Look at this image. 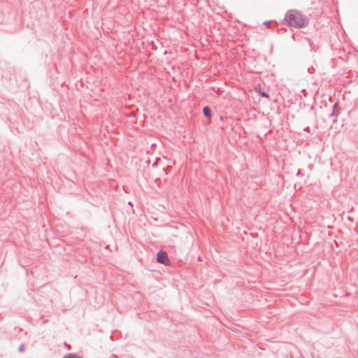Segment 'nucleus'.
Listing matches in <instances>:
<instances>
[{"label": "nucleus", "instance_id": "nucleus-1", "mask_svg": "<svg viewBox=\"0 0 358 358\" xmlns=\"http://www.w3.org/2000/svg\"><path fill=\"white\" fill-rule=\"evenodd\" d=\"M285 20L289 25L295 27H303L308 24L307 18L296 10L287 12Z\"/></svg>", "mask_w": 358, "mask_h": 358}, {"label": "nucleus", "instance_id": "nucleus-3", "mask_svg": "<svg viewBox=\"0 0 358 358\" xmlns=\"http://www.w3.org/2000/svg\"><path fill=\"white\" fill-rule=\"evenodd\" d=\"M63 358H82L80 356L77 355L76 354L70 353L64 356Z\"/></svg>", "mask_w": 358, "mask_h": 358}, {"label": "nucleus", "instance_id": "nucleus-5", "mask_svg": "<svg viewBox=\"0 0 358 358\" xmlns=\"http://www.w3.org/2000/svg\"><path fill=\"white\" fill-rule=\"evenodd\" d=\"M260 94H261V96H262L264 97L268 98V94H266L265 92H261Z\"/></svg>", "mask_w": 358, "mask_h": 358}, {"label": "nucleus", "instance_id": "nucleus-2", "mask_svg": "<svg viewBox=\"0 0 358 358\" xmlns=\"http://www.w3.org/2000/svg\"><path fill=\"white\" fill-rule=\"evenodd\" d=\"M157 261L164 265H169L170 261L166 252H159L157 254Z\"/></svg>", "mask_w": 358, "mask_h": 358}, {"label": "nucleus", "instance_id": "nucleus-4", "mask_svg": "<svg viewBox=\"0 0 358 358\" xmlns=\"http://www.w3.org/2000/svg\"><path fill=\"white\" fill-rule=\"evenodd\" d=\"M203 114L207 116V117H210V110L209 108L208 107H205L203 108Z\"/></svg>", "mask_w": 358, "mask_h": 358}]
</instances>
